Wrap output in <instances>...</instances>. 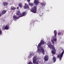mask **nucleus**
<instances>
[{
  "label": "nucleus",
  "instance_id": "1",
  "mask_svg": "<svg viewBox=\"0 0 64 64\" xmlns=\"http://www.w3.org/2000/svg\"><path fill=\"white\" fill-rule=\"evenodd\" d=\"M44 41L43 40H41L40 43L38 44V46L37 48L38 49L37 50V52L39 53H41L42 52V54H43V55H45L44 49L41 46L42 45H44Z\"/></svg>",
  "mask_w": 64,
  "mask_h": 64
},
{
  "label": "nucleus",
  "instance_id": "2",
  "mask_svg": "<svg viewBox=\"0 0 64 64\" xmlns=\"http://www.w3.org/2000/svg\"><path fill=\"white\" fill-rule=\"evenodd\" d=\"M16 15H18L20 16L19 17H23V16H25L26 15V12H22V13L21 14L20 13V12L19 11H18L16 13Z\"/></svg>",
  "mask_w": 64,
  "mask_h": 64
},
{
  "label": "nucleus",
  "instance_id": "3",
  "mask_svg": "<svg viewBox=\"0 0 64 64\" xmlns=\"http://www.w3.org/2000/svg\"><path fill=\"white\" fill-rule=\"evenodd\" d=\"M47 45L49 47H50V48L52 49L53 50H54L55 52H56V50L55 49V48H54V46L53 45H52V44H51V43L50 42H49L47 43Z\"/></svg>",
  "mask_w": 64,
  "mask_h": 64
},
{
  "label": "nucleus",
  "instance_id": "4",
  "mask_svg": "<svg viewBox=\"0 0 64 64\" xmlns=\"http://www.w3.org/2000/svg\"><path fill=\"white\" fill-rule=\"evenodd\" d=\"M38 58L36 56H34V58H32L33 62L34 64H38V62L37 61H38Z\"/></svg>",
  "mask_w": 64,
  "mask_h": 64
},
{
  "label": "nucleus",
  "instance_id": "5",
  "mask_svg": "<svg viewBox=\"0 0 64 64\" xmlns=\"http://www.w3.org/2000/svg\"><path fill=\"white\" fill-rule=\"evenodd\" d=\"M37 11V7L35 6L30 9V12H32V13H36Z\"/></svg>",
  "mask_w": 64,
  "mask_h": 64
},
{
  "label": "nucleus",
  "instance_id": "6",
  "mask_svg": "<svg viewBox=\"0 0 64 64\" xmlns=\"http://www.w3.org/2000/svg\"><path fill=\"white\" fill-rule=\"evenodd\" d=\"M64 53V50H62V52L61 54H59L58 55V58H60V60H61L62 59V56Z\"/></svg>",
  "mask_w": 64,
  "mask_h": 64
},
{
  "label": "nucleus",
  "instance_id": "7",
  "mask_svg": "<svg viewBox=\"0 0 64 64\" xmlns=\"http://www.w3.org/2000/svg\"><path fill=\"white\" fill-rule=\"evenodd\" d=\"M24 8L25 9H30L28 5L26 3L24 4Z\"/></svg>",
  "mask_w": 64,
  "mask_h": 64
},
{
  "label": "nucleus",
  "instance_id": "8",
  "mask_svg": "<svg viewBox=\"0 0 64 64\" xmlns=\"http://www.w3.org/2000/svg\"><path fill=\"white\" fill-rule=\"evenodd\" d=\"M48 58H49V56L48 55H46L44 56V61H47L48 60Z\"/></svg>",
  "mask_w": 64,
  "mask_h": 64
},
{
  "label": "nucleus",
  "instance_id": "9",
  "mask_svg": "<svg viewBox=\"0 0 64 64\" xmlns=\"http://www.w3.org/2000/svg\"><path fill=\"white\" fill-rule=\"evenodd\" d=\"M56 38H55H55H53V39H52L51 40V41L52 42V44H54V41L55 42V41H56V40H57V39H56Z\"/></svg>",
  "mask_w": 64,
  "mask_h": 64
},
{
  "label": "nucleus",
  "instance_id": "10",
  "mask_svg": "<svg viewBox=\"0 0 64 64\" xmlns=\"http://www.w3.org/2000/svg\"><path fill=\"white\" fill-rule=\"evenodd\" d=\"M9 4L8 2H4L2 3V4L4 6V7H5V6H7Z\"/></svg>",
  "mask_w": 64,
  "mask_h": 64
},
{
  "label": "nucleus",
  "instance_id": "11",
  "mask_svg": "<svg viewBox=\"0 0 64 64\" xmlns=\"http://www.w3.org/2000/svg\"><path fill=\"white\" fill-rule=\"evenodd\" d=\"M19 18V17L17 18V16H13L14 20L15 21H16L17 19H18Z\"/></svg>",
  "mask_w": 64,
  "mask_h": 64
},
{
  "label": "nucleus",
  "instance_id": "12",
  "mask_svg": "<svg viewBox=\"0 0 64 64\" xmlns=\"http://www.w3.org/2000/svg\"><path fill=\"white\" fill-rule=\"evenodd\" d=\"M39 3V2L38 1V0H34V4L36 5H37Z\"/></svg>",
  "mask_w": 64,
  "mask_h": 64
},
{
  "label": "nucleus",
  "instance_id": "13",
  "mask_svg": "<svg viewBox=\"0 0 64 64\" xmlns=\"http://www.w3.org/2000/svg\"><path fill=\"white\" fill-rule=\"evenodd\" d=\"M54 37H55V38H56L57 36V31H56V30H55L54 31Z\"/></svg>",
  "mask_w": 64,
  "mask_h": 64
},
{
  "label": "nucleus",
  "instance_id": "14",
  "mask_svg": "<svg viewBox=\"0 0 64 64\" xmlns=\"http://www.w3.org/2000/svg\"><path fill=\"white\" fill-rule=\"evenodd\" d=\"M7 12V10H4L1 13L2 15H4Z\"/></svg>",
  "mask_w": 64,
  "mask_h": 64
},
{
  "label": "nucleus",
  "instance_id": "15",
  "mask_svg": "<svg viewBox=\"0 0 64 64\" xmlns=\"http://www.w3.org/2000/svg\"><path fill=\"white\" fill-rule=\"evenodd\" d=\"M5 27L6 29V30H8V29L9 28L10 26H9L8 24H7L6 25Z\"/></svg>",
  "mask_w": 64,
  "mask_h": 64
},
{
  "label": "nucleus",
  "instance_id": "16",
  "mask_svg": "<svg viewBox=\"0 0 64 64\" xmlns=\"http://www.w3.org/2000/svg\"><path fill=\"white\" fill-rule=\"evenodd\" d=\"M52 59L54 62H55V61H56V58L54 56L53 58Z\"/></svg>",
  "mask_w": 64,
  "mask_h": 64
},
{
  "label": "nucleus",
  "instance_id": "17",
  "mask_svg": "<svg viewBox=\"0 0 64 64\" xmlns=\"http://www.w3.org/2000/svg\"><path fill=\"white\" fill-rule=\"evenodd\" d=\"M34 4L33 3L30 2L29 3V5L30 6H34Z\"/></svg>",
  "mask_w": 64,
  "mask_h": 64
},
{
  "label": "nucleus",
  "instance_id": "18",
  "mask_svg": "<svg viewBox=\"0 0 64 64\" xmlns=\"http://www.w3.org/2000/svg\"><path fill=\"white\" fill-rule=\"evenodd\" d=\"M16 8L13 6H11L10 8V9L12 10H15L16 9Z\"/></svg>",
  "mask_w": 64,
  "mask_h": 64
},
{
  "label": "nucleus",
  "instance_id": "19",
  "mask_svg": "<svg viewBox=\"0 0 64 64\" xmlns=\"http://www.w3.org/2000/svg\"><path fill=\"white\" fill-rule=\"evenodd\" d=\"M45 4H46V2H44V3H41V5H42V6H44Z\"/></svg>",
  "mask_w": 64,
  "mask_h": 64
},
{
  "label": "nucleus",
  "instance_id": "20",
  "mask_svg": "<svg viewBox=\"0 0 64 64\" xmlns=\"http://www.w3.org/2000/svg\"><path fill=\"white\" fill-rule=\"evenodd\" d=\"M18 6L20 8H22V4L20 3L18 4Z\"/></svg>",
  "mask_w": 64,
  "mask_h": 64
},
{
  "label": "nucleus",
  "instance_id": "21",
  "mask_svg": "<svg viewBox=\"0 0 64 64\" xmlns=\"http://www.w3.org/2000/svg\"><path fill=\"white\" fill-rule=\"evenodd\" d=\"M32 56L31 55V54H30V55L28 56V59H30L31 58V57H32Z\"/></svg>",
  "mask_w": 64,
  "mask_h": 64
},
{
  "label": "nucleus",
  "instance_id": "22",
  "mask_svg": "<svg viewBox=\"0 0 64 64\" xmlns=\"http://www.w3.org/2000/svg\"><path fill=\"white\" fill-rule=\"evenodd\" d=\"M52 53L53 54H55V52H54V50H53L52 51Z\"/></svg>",
  "mask_w": 64,
  "mask_h": 64
},
{
  "label": "nucleus",
  "instance_id": "23",
  "mask_svg": "<svg viewBox=\"0 0 64 64\" xmlns=\"http://www.w3.org/2000/svg\"><path fill=\"white\" fill-rule=\"evenodd\" d=\"M34 54V52H32L30 54H31V55L32 56V55H33Z\"/></svg>",
  "mask_w": 64,
  "mask_h": 64
},
{
  "label": "nucleus",
  "instance_id": "24",
  "mask_svg": "<svg viewBox=\"0 0 64 64\" xmlns=\"http://www.w3.org/2000/svg\"><path fill=\"white\" fill-rule=\"evenodd\" d=\"M2 29L3 30H4V29H6V27L4 26H3L2 27Z\"/></svg>",
  "mask_w": 64,
  "mask_h": 64
},
{
  "label": "nucleus",
  "instance_id": "25",
  "mask_svg": "<svg viewBox=\"0 0 64 64\" xmlns=\"http://www.w3.org/2000/svg\"><path fill=\"white\" fill-rule=\"evenodd\" d=\"M61 34V33L60 32H59L58 33V35H60Z\"/></svg>",
  "mask_w": 64,
  "mask_h": 64
},
{
  "label": "nucleus",
  "instance_id": "26",
  "mask_svg": "<svg viewBox=\"0 0 64 64\" xmlns=\"http://www.w3.org/2000/svg\"><path fill=\"white\" fill-rule=\"evenodd\" d=\"M2 34V31L1 30V28H0V35Z\"/></svg>",
  "mask_w": 64,
  "mask_h": 64
},
{
  "label": "nucleus",
  "instance_id": "27",
  "mask_svg": "<svg viewBox=\"0 0 64 64\" xmlns=\"http://www.w3.org/2000/svg\"><path fill=\"white\" fill-rule=\"evenodd\" d=\"M28 64H32V62H30L28 63Z\"/></svg>",
  "mask_w": 64,
  "mask_h": 64
},
{
  "label": "nucleus",
  "instance_id": "28",
  "mask_svg": "<svg viewBox=\"0 0 64 64\" xmlns=\"http://www.w3.org/2000/svg\"><path fill=\"white\" fill-rule=\"evenodd\" d=\"M2 13L0 12V17H1V16H2Z\"/></svg>",
  "mask_w": 64,
  "mask_h": 64
},
{
  "label": "nucleus",
  "instance_id": "29",
  "mask_svg": "<svg viewBox=\"0 0 64 64\" xmlns=\"http://www.w3.org/2000/svg\"><path fill=\"white\" fill-rule=\"evenodd\" d=\"M27 1L28 2H30V0H27Z\"/></svg>",
  "mask_w": 64,
  "mask_h": 64
},
{
  "label": "nucleus",
  "instance_id": "30",
  "mask_svg": "<svg viewBox=\"0 0 64 64\" xmlns=\"http://www.w3.org/2000/svg\"><path fill=\"white\" fill-rule=\"evenodd\" d=\"M40 15H41V16L42 15H43V14L41 13V14H40Z\"/></svg>",
  "mask_w": 64,
  "mask_h": 64
},
{
  "label": "nucleus",
  "instance_id": "31",
  "mask_svg": "<svg viewBox=\"0 0 64 64\" xmlns=\"http://www.w3.org/2000/svg\"><path fill=\"white\" fill-rule=\"evenodd\" d=\"M18 9H19V7H18L17 8Z\"/></svg>",
  "mask_w": 64,
  "mask_h": 64
},
{
  "label": "nucleus",
  "instance_id": "32",
  "mask_svg": "<svg viewBox=\"0 0 64 64\" xmlns=\"http://www.w3.org/2000/svg\"><path fill=\"white\" fill-rule=\"evenodd\" d=\"M40 16H41V15H40Z\"/></svg>",
  "mask_w": 64,
  "mask_h": 64
}]
</instances>
